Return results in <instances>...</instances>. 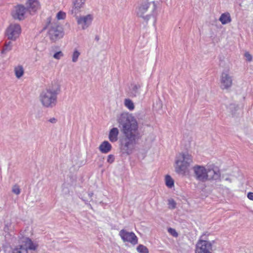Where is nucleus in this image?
<instances>
[{"label":"nucleus","instance_id":"obj_1","mask_svg":"<svg viewBox=\"0 0 253 253\" xmlns=\"http://www.w3.org/2000/svg\"><path fill=\"white\" fill-rule=\"evenodd\" d=\"M122 125L124 136L120 139V149L123 153L129 155L139 139L138 124L135 118L128 112H124L118 118Z\"/></svg>","mask_w":253,"mask_h":253},{"label":"nucleus","instance_id":"obj_2","mask_svg":"<svg viewBox=\"0 0 253 253\" xmlns=\"http://www.w3.org/2000/svg\"><path fill=\"white\" fill-rule=\"evenodd\" d=\"M151 5V2L149 1L148 0H140L138 2V5L136 8L137 15L142 17L146 22L148 21L151 17H155L156 16L157 6L154 2H153V7L151 13L144 15Z\"/></svg>","mask_w":253,"mask_h":253},{"label":"nucleus","instance_id":"obj_3","mask_svg":"<svg viewBox=\"0 0 253 253\" xmlns=\"http://www.w3.org/2000/svg\"><path fill=\"white\" fill-rule=\"evenodd\" d=\"M192 162V156L189 154H179L175 161V171L178 174H185Z\"/></svg>","mask_w":253,"mask_h":253},{"label":"nucleus","instance_id":"obj_4","mask_svg":"<svg viewBox=\"0 0 253 253\" xmlns=\"http://www.w3.org/2000/svg\"><path fill=\"white\" fill-rule=\"evenodd\" d=\"M48 29V34L51 41L55 42L64 36L62 27L57 23L51 22L50 17L47 18V25L43 30Z\"/></svg>","mask_w":253,"mask_h":253},{"label":"nucleus","instance_id":"obj_5","mask_svg":"<svg viewBox=\"0 0 253 253\" xmlns=\"http://www.w3.org/2000/svg\"><path fill=\"white\" fill-rule=\"evenodd\" d=\"M57 96L46 90L43 91L40 95L42 104L46 107H53L55 106Z\"/></svg>","mask_w":253,"mask_h":253},{"label":"nucleus","instance_id":"obj_6","mask_svg":"<svg viewBox=\"0 0 253 253\" xmlns=\"http://www.w3.org/2000/svg\"><path fill=\"white\" fill-rule=\"evenodd\" d=\"M21 32V27L19 24H10L7 28L5 34L8 39L15 41L19 37Z\"/></svg>","mask_w":253,"mask_h":253},{"label":"nucleus","instance_id":"obj_7","mask_svg":"<svg viewBox=\"0 0 253 253\" xmlns=\"http://www.w3.org/2000/svg\"><path fill=\"white\" fill-rule=\"evenodd\" d=\"M194 176L198 181L202 182L207 181V168L203 166L196 165L193 168Z\"/></svg>","mask_w":253,"mask_h":253},{"label":"nucleus","instance_id":"obj_8","mask_svg":"<svg viewBox=\"0 0 253 253\" xmlns=\"http://www.w3.org/2000/svg\"><path fill=\"white\" fill-rule=\"evenodd\" d=\"M207 181L220 180V172L219 169L214 166L208 167L207 168Z\"/></svg>","mask_w":253,"mask_h":253},{"label":"nucleus","instance_id":"obj_9","mask_svg":"<svg viewBox=\"0 0 253 253\" xmlns=\"http://www.w3.org/2000/svg\"><path fill=\"white\" fill-rule=\"evenodd\" d=\"M119 235L124 242H129L133 245H136L137 243V237L132 232H129L126 230L122 229L120 231Z\"/></svg>","mask_w":253,"mask_h":253},{"label":"nucleus","instance_id":"obj_10","mask_svg":"<svg viewBox=\"0 0 253 253\" xmlns=\"http://www.w3.org/2000/svg\"><path fill=\"white\" fill-rule=\"evenodd\" d=\"M232 77L227 72H223L220 76V88L222 89H228L232 86Z\"/></svg>","mask_w":253,"mask_h":253},{"label":"nucleus","instance_id":"obj_11","mask_svg":"<svg viewBox=\"0 0 253 253\" xmlns=\"http://www.w3.org/2000/svg\"><path fill=\"white\" fill-rule=\"evenodd\" d=\"M211 244L205 240L199 241L196 245V253H211Z\"/></svg>","mask_w":253,"mask_h":253},{"label":"nucleus","instance_id":"obj_12","mask_svg":"<svg viewBox=\"0 0 253 253\" xmlns=\"http://www.w3.org/2000/svg\"><path fill=\"white\" fill-rule=\"evenodd\" d=\"M76 20L79 25L81 26L82 29L85 30L91 24L93 16L91 14L86 16H76Z\"/></svg>","mask_w":253,"mask_h":253},{"label":"nucleus","instance_id":"obj_13","mask_svg":"<svg viewBox=\"0 0 253 253\" xmlns=\"http://www.w3.org/2000/svg\"><path fill=\"white\" fill-rule=\"evenodd\" d=\"M26 11V8L22 5H18L15 7L13 17L15 19L21 20L24 19V15Z\"/></svg>","mask_w":253,"mask_h":253},{"label":"nucleus","instance_id":"obj_14","mask_svg":"<svg viewBox=\"0 0 253 253\" xmlns=\"http://www.w3.org/2000/svg\"><path fill=\"white\" fill-rule=\"evenodd\" d=\"M45 90L57 96L60 91V85L57 81L54 80L50 85L46 88Z\"/></svg>","mask_w":253,"mask_h":253},{"label":"nucleus","instance_id":"obj_15","mask_svg":"<svg viewBox=\"0 0 253 253\" xmlns=\"http://www.w3.org/2000/svg\"><path fill=\"white\" fill-rule=\"evenodd\" d=\"M86 0H74L73 1V6L70 13L74 15H76L79 11L81 7H83Z\"/></svg>","mask_w":253,"mask_h":253},{"label":"nucleus","instance_id":"obj_16","mask_svg":"<svg viewBox=\"0 0 253 253\" xmlns=\"http://www.w3.org/2000/svg\"><path fill=\"white\" fill-rule=\"evenodd\" d=\"M27 6L30 11L35 12L40 8V4L38 0H28Z\"/></svg>","mask_w":253,"mask_h":253},{"label":"nucleus","instance_id":"obj_17","mask_svg":"<svg viewBox=\"0 0 253 253\" xmlns=\"http://www.w3.org/2000/svg\"><path fill=\"white\" fill-rule=\"evenodd\" d=\"M119 131L118 128L113 127L112 128L109 132V140L112 142H116L118 139V135Z\"/></svg>","mask_w":253,"mask_h":253},{"label":"nucleus","instance_id":"obj_18","mask_svg":"<svg viewBox=\"0 0 253 253\" xmlns=\"http://www.w3.org/2000/svg\"><path fill=\"white\" fill-rule=\"evenodd\" d=\"M111 149L112 146L107 141H103L99 147V150L104 154L109 152Z\"/></svg>","mask_w":253,"mask_h":253},{"label":"nucleus","instance_id":"obj_19","mask_svg":"<svg viewBox=\"0 0 253 253\" xmlns=\"http://www.w3.org/2000/svg\"><path fill=\"white\" fill-rule=\"evenodd\" d=\"M219 20L223 25L226 24L231 21L230 14L228 12L222 14Z\"/></svg>","mask_w":253,"mask_h":253},{"label":"nucleus","instance_id":"obj_20","mask_svg":"<svg viewBox=\"0 0 253 253\" xmlns=\"http://www.w3.org/2000/svg\"><path fill=\"white\" fill-rule=\"evenodd\" d=\"M14 72L16 77L19 79L24 74V69L21 65H19L14 68Z\"/></svg>","mask_w":253,"mask_h":253},{"label":"nucleus","instance_id":"obj_21","mask_svg":"<svg viewBox=\"0 0 253 253\" xmlns=\"http://www.w3.org/2000/svg\"><path fill=\"white\" fill-rule=\"evenodd\" d=\"M140 87V86L139 84L132 85L130 92L131 95L133 96H136L137 95H138L139 94V89Z\"/></svg>","mask_w":253,"mask_h":253},{"label":"nucleus","instance_id":"obj_22","mask_svg":"<svg viewBox=\"0 0 253 253\" xmlns=\"http://www.w3.org/2000/svg\"><path fill=\"white\" fill-rule=\"evenodd\" d=\"M166 185L169 188H172L174 185V181L169 175H166Z\"/></svg>","mask_w":253,"mask_h":253},{"label":"nucleus","instance_id":"obj_23","mask_svg":"<svg viewBox=\"0 0 253 253\" xmlns=\"http://www.w3.org/2000/svg\"><path fill=\"white\" fill-rule=\"evenodd\" d=\"M125 106L130 110L134 109V106L133 102L129 99H126L125 100Z\"/></svg>","mask_w":253,"mask_h":253},{"label":"nucleus","instance_id":"obj_24","mask_svg":"<svg viewBox=\"0 0 253 253\" xmlns=\"http://www.w3.org/2000/svg\"><path fill=\"white\" fill-rule=\"evenodd\" d=\"M162 109V103L160 100H156L153 105L154 111H160Z\"/></svg>","mask_w":253,"mask_h":253},{"label":"nucleus","instance_id":"obj_25","mask_svg":"<svg viewBox=\"0 0 253 253\" xmlns=\"http://www.w3.org/2000/svg\"><path fill=\"white\" fill-rule=\"evenodd\" d=\"M136 250H137V251L139 253H149L148 249L146 247H145V246H144L143 245H139L137 247Z\"/></svg>","mask_w":253,"mask_h":253},{"label":"nucleus","instance_id":"obj_26","mask_svg":"<svg viewBox=\"0 0 253 253\" xmlns=\"http://www.w3.org/2000/svg\"><path fill=\"white\" fill-rule=\"evenodd\" d=\"M12 48L11 42L9 41L5 43L4 46L3 47V49L1 51L2 53H5L6 52L10 50Z\"/></svg>","mask_w":253,"mask_h":253},{"label":"nucleus","instance_id":"obj_27","mask_svg":"<svg viewBox=\"0 0 253 253\" xmlns=\"http://www.w3.org/2000/svg\"><path fill=\"white\" fill-rule=\"evenodd\" d=\"M80 55V52L77 50L75 49L72 54V60L73 62H76L78 61V58Z\"/></svg>","mask_w":253,"mask_h":253},{"label":"nucleus","instance_id":"obj_28","mask_svg":"<svg viewBox=\"0 0 253 253\" xmlns=\"http://www.w3.org/2000/svg\"><path fill=\"white\" fill-rule=\"evenodd\" d=\"M227 109L231 110V111H233V110L236 111L238 109H240L241 108L239 107L238 104L235 102H233L229 104Z\"/></svg>","mask_w":253,"mask_h":253},{"label":"nucleus","instance_id":"obj_29","mask_svg":"<svg viewBox=\"0 0 253 253\" xmlns=\"http://www.w3.org/2000/svg\"><path fill=\"white\" fill-rule=\"evenodd\" d=\"M168 205L169 209H174L176 208V202L172 199L168 200Z\"/></svg>","mask_w":253,"mask_h":253},{"label":"nucleus","instance_id":"obj_30","mask_svg":"<svg viewBox=\"0 0 253 253\" xmlns=\"http://www.w3.org/2000/svg\"><path fill=\"white\" fill-rule=\"evenodd\" d=\"M66 17V13L62 11H59L56 15V18L58 20L64 19Z\"/></svg>","mask_w":253,"mask_h":253},{"label":"nucleus","instance_id":"obj_31","mask_svg":"<svg viewBox=\"0 0 253 253\" xmlns=\"http://www.w3.org/2000/svg\"><path fill=\"white\" fill-rule=\"evenodd\" d=\"M12 191L16 195H19L20 193V189L19 187L17 185H15L12 187Z\"/></svg>","mask_w":253,"mask_h":253},{"label":"nucleus","instance_id":"obj_32","mask_svg":"<svg viewBox=\"0 0 253 253\" xmlns=\"http://www.w3.org/2000/svg\"><path fill=\"white\" fill-rule=\"evenodd\" d=\"M62 56H63V53L61 51L55 52L53 55V57L56 59H59Z\"/></svg>","mask_w":253,"mask_h":253},{"label":"nucleus","instance_id":"obj_33","mask_svg":"<svg viewBox=\"0 0 253 253\" xmlns=\"http://www.w3.org/2000/svg\"><path fill=\"white\" fill-rule=\"evenodd\" d=\"M244 56L246 58V60L249 62H251L253 59L252 55L249 52H246Z\"/></svg>","mask_w":253,"mask_h":253},{"label":"nucleus","instance_id":"obj_34","mask_svg":"<svg viewBox=\"0 0 253 253\" xmlns=\"http://www.w3.org/2000/svg\"><path fill=\"white\" fill-rule=\"evenodd\" d=\"M168 231L169 233H170L174 237H177L178 236L177 233L176 232L175 230L174 229L169 228L168 229Z\"/></svg>","mask_w":253,"mask_h":253},{"label":"nucleus","instance_id":"obj_35","mask_svg":"<svg viewBox=\"0 0 253 253\" xmlns=\"http://www.w3.org/2000/svg\"><path fill=\"white\" fill-rule=\"evenodd\" d=\"M114 156L113 155H109L108 156L107 162L110 164H112L114 161Z\"/></svg>","mask_w":253,"mask_h":253},{"label":"nucleus","instance_id":"obj_36","mask_svg":"<svg viewBox=\"0 0 253 253\" xmlns=\"http://www.w3.org/2000/svg\"><path fill=\"white\" fill-rule=\"evenodd\" d=\"M247 197L251 200H253V192H249L247 194Z\"/></svg>","mask_w":253,"mask_h":253},{"label":"nucleus","instance_id":"obj_37","mask_svg":"<svg viewBox=\"0 0 253 253\" xmlns=\"http://www.w3.org/2000/svg\"><path fill=\"white\" fill-rule=\"evenodd\" d=\"M48 121L52 124H55L57 122V120L55 118H50Z\"/></svg>","mask_w":253,"mask_h":253},{"label":"nucleus","instance_id":"obj_38","mask_svg":"<svg viewBox=\"0 0 253 253\" xmlns=\"http://www.w3.org/2000/svg\"><path fill=\"white\" fill-rule=\"evenodd\" d=\"M93 195V193H91V192L88 193V197L90 198H91V197H92Z\"/></svg>","mask_w":253,"mask_h":253},{"label":"nucleus","instance_id":"obj_39","mask_svg":"<svg viewBox=\"0 0 253 253\" xmlns=\"http://www.w3.org/2000/svg\"><path fill=\"white\" fill-rule=\"evenodd\" d=\"M95 40H96L97 41H99V37H98V36H96V37H95Z\"/></svg>","mask_w":253,"mask_h":253}]
</instances>
